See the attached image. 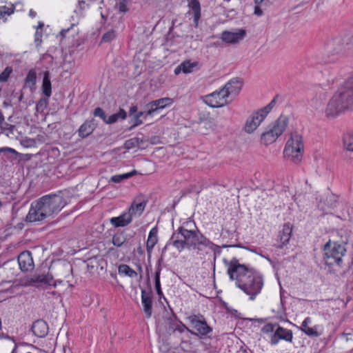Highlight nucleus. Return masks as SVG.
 Segmentation results:
<instances>
[{"label": "nucleus", "mask_w": 353, "mask_h": 353, "mask_svg": "<svg viewBox=\"0 0 353 353\" xmlns=\"http://www.w3.org/2000/svg\"><path fill=\"white\" fill-rule=\"evenodd\" d=\"M42 91L43 94L47 97H50L52 94L51 81L50 79V72L46 70L43 73Z\"/></svg>", "instance_id": "obj_26"}, {"label": "nucleus", "mask_w": 353, "mask_h": 353, "mask_svg": "<svg viewBox=\"0 0 353 353\" xmlns=\"http://www.w3.org/2000/svg\"><path fill=\"white\" fill-rule=\"evenodd\" d=\"M129 0H119L117 6L119 8V12H125L128 10L127 5Z\"/></svg>", "instance_id": "obj_46"}, {"label": "nucleus", "mask_w": 353, "mask_h": 353, "mask_svg": "<svg viewBox=\"0 0 353 353\" xmlns=\"http://www.w3.org/2000/svg\"><path fill=\"white\" fill-rule=\"evenodd\" d=\"M344 337L345 338V340L347 341L353 339V335L352 334H350V333L349 334H344Z\"/></svg>", "instance_id": "obj_51"}, {"label": "nucleus", "mask_w": 353, "mask_h": 353, "mask_svg": "<svg viewBox=\"0 0 353 353\" xmlns=\"http://www.w3.org/2000/svg\"><path fill=\"white\" fill-rule=\"evenodd\" d=\"M4 120V117L1 113V112L0 111V123L3 122Z\"/></svg>", "instance_id": "obj_58"}, {"label": "nucleus", "mask_w": 353, "mask_h": 353, "mask_svg": "<svg viewBox=\"0 0 353 353\" xmlns=\"http://www.w3.org/2000/svg\"><path fill=\"white\" fill-rule=\"evenodd\" d=\"M132 209V203L129 207V211L124 212L119 216L112 217L110 221L116 228L124 227L128 225L132 219V214L130 212Z\"/></svg>", "instance_id": "obj_17"}, {"label": "nucleus", "mask_w": 353, "mask_h": 353, "mask_svg": "<svg viewBox=\"0 0 353 353\" xmlns=\"http://www.w3.org/2000/svg\"><path fill=\"white\" fill-rule=\"evenodd\" d=\"M37 75L34 70H30L25 79L26 84L29 86H34L36 84Z\"/></svg>", "instance_id": "obj_33"}, {"label": "nucleus", "mask_w": 353, "mask_h": 353, "mask_svg": "<svg viewBox=\"0 0 353 353\" xmlns=\"http://www.w3.org/2000/svg\"><path fill=\"white\" fill-rule=\"evenodd\" d=\"M227 94L223 88L205 96L204 102L212 108H220L229 103Z\"/></svg>", "instance_id": "obj_11"}, {"label": "nucleus", "mask_w": 353, "mask_h": 353, "mask_svg": "<svg viewBox=\"0 0 353 353\" xmlns=\"http://www.w3.org/2000/svg\"><path fill=\"white\" fill-rule=\"evenodd\" d=\"M48 104V99L42 98L37 102L36 109L38 112H43L47 108Z\"/></svg>", "instance_id": "obj_43"}, {"label": "nucleus", "mask_w": 353, "mask_h": 353, "mask_svg": "<svg viewBox=\"0 0 353 353\" xmlns=\"http://www.w3.org/2000/svg\"><path fill=\"white\" fill-rule=\"evenodd\" d=\"M175 330L179 332L180 333H182L185 330H187L188 332H189L190 333H191V330H190L185 325L183 324L182 323H181L180 325H178L176 327H175Z\"/></svg>", "instance_id": "obj_47"}, {"label": "nucleus", "mask_w": 353, "mask_h": 353, "mask_svg": "<svg viewBox=\"0 0 353 353\" xmlns=\"http://www.w3.org/2000/svg\"><path fill=\"white\" fill-rule=\"evenodd\" d=\"M116 37V33L114 30H111L105 32L101 39V41L103 42H110L114 39Z\"/></svg>", "instance_id": "obj_44"}, {"label": "nucleus", "mask_w": 353, "mask_h": 353, "mask_svg": "<svg viewBox=\"0 0 353 353\" xmlns=\"http://www.w3.org/2000/svg\"><path fill=\"white\" fill-rule=\"evenodd\" d=\"M148 199L147 196L140 195L134 199V216H141L145 210Z\"/></svg>", "instance_id": "obj_22"}, {"label": "nucleus", "mask_w": 353, "mask_h": 353, "mask_svg": "<svg viewBox=\"0 0 353 353\" xmlns=\"http://www.w3.org/2000/svg\"><path fill=\"white\" fill-rule=\"evenodd\" d=\"M188 320L194 330H191V334L199 336L201 339L206 336L212 332L203 316L192 315L188 317Z\"/></svg>", "instance_id": "obj_10"}, {"label": "nucleus", "mask_w": 353, "mask_h": 353, "mask_svg": "<svg viewBox=\"0 0 353 353\" xmlns=\"http://www.w3.org/2000/svg\"><path fill=\"white\" fill-rule=\"evenodd\" d=\"M135 266H136V268H137V269L138 270H140V271H141V266H140V265H139V264H135Z\"/></svg>", "instance_id": "obj_59"}, {"label": "nucleus", "mask_w": 353, "mask_h": 353, "mask_svg": "<svg viewBox=\"0 0 353 353\" xmlns=\"http://www.w3.org/2000/svg\"><path fill=\"white\" fill-rule=\"evenodd\" d=\"M157 242V231L153 228L150 230L147 240L148 250L152 249Z\"/></svg>", "instance_id": "obj_29"}, {"label": "nucleus", "mask_w": 353, "mask_h": 353, "mask_svg": "<svg viewBox=\"0 0 353 353\" xmlns=\"http://www.w3.org/2000/svg\"><path fill=\"white\" fill-rule=\"evenodd\" d=\"M160 272H161V268L159 267L157 269V271L156 272V274H155V289H156L157 293L159 296H161L163 294V293L161 291V283H160Z\"/></svg>", "instance_id": "obj_38"}, {"label": "nucleus", "mask_w": 353, "mask_h": 353, "mask_svg": "<svg viewBox=\"0 0 353 353\" xmlns=\"http://www.w3.org/2000/svg\"><path fill=\"white\" fill-rule=\"evenodd\" d=\"M189 222H185L183 225L180 226L176 232H174L170 239L172 244L179 252L185 248L197 250L199 254L204 249L208 248L210 250H214L215 245L204 236L199 230H188L185 225H188Z\"/></svg>", "instance_id": "obj_2"}, {"label": "nucleus", "mask_w": 353, "mask_h": 353, "mask_svg": "<svg viewBox=\"0 0 353 353\" xmlns=\"http://www.w3.org/2000/svg\"><path fill=\"white\" fill-rule=\"evenodd\" d=\"M4 152H6L10 154H16L17 153L16 150H14V149H12L11 148L5 147V148H0V153Z\"/></svg>", "instance_id": "obj_48"}, {"label": "nucleus", "mask_w": 353, "mask_h": 353, "mask_svg": "<svg viewBox=\"0 0 353 353\" xmlns=\"http://www.w3.org/2000/svg\"><path fill=\"white\" fill-rule=\"evenodd\" d=\"M311 319L307 317L302 322L301 325V330L307 336L311 337H318L323 333L322 327L320 325H315L314 327H310Z\"/></svg>", "instance_id": "obj_16"}, {"label": "nucleus", "mask_w": 353, "mask_h": 353, "mask_svg": "<svg viewBox=\"0 0 353 353\" xmlns=\"http://www.w3.org/2000/svg\"><path fill=\"white\" fill-rule=\"evenodd\" d=\"M343 145L347 150L353 152V133L347 132L343 138Z\"/></svg>", "instance_id": "obj_28"}, {"label": "nucleus", "mask_w": 353, "mask_h": 353, "mask_svg": "<svg viewBox=\"0 0 353 353\" xmlns=\"http://www.w3.org/2000/svg\"><path fill=\"white\" fill-rule=\"evenodd\" d=\"M173 100L169 97L161 98L150 103V109L147 111L146 114H152L158 110L163 109L165 107L171 105Z\"/></svg>", "instance_id": "obj_19"}, {"label": "nucleus", "mask_w": 353, "mask_h": 353, "mask_svg": "<svg viewBox=\"0 0 353 353\" xmlns=\"http://www.w3.org/2000/svg\"><path fill=\"white\" fill-rule=\"evenodd\" d=\"M188 7V12L193 15L194 22H198L201 17V4L199 0H190Z\"/></svg>", "instance_id": "obj_25"}, {"label": "nucleus", "mask_w": 353, "mask_h": 353, "mask_svg": "<svg viewBox=\"0 0 353 353\" xmlns=\"http://www.w3.org/2000/svg\"><path fill=\"white\" fill-rule=\"evenodd\" d=\"M263 1V0H254L255 3L257 4L261 3Z\"/></svg>", "instance_id": "obj_62"}, {"label": "nucleus", "mask_w": 353, "mask_h": 353, "mask_svg": "<svg viewBox=\"0 0 353 353\" xmlns=\"http://www.w3.org/2000/svg\"><path fill=\"white\" fill-rule=\"evenodd\" d=\"M141 302L146 317L150 318L152 315V298L150 292L141 291Z\"/></svg>", "instance_id": "obj_24"}, {"label": "nucleus", "mask_w": 353, "mask_h": 353, "mask_svg": "<svg viewBox=\"0 0 353 353\" xmlns=\"http://www.w3.org/2000/svg\"><path fill=\"white\" fill-rule=\"evenodd\" d=\"M346 239L341 242L330 240L325 244L323 261L326 265L342 267L343 259L346 253Z\"/></svg>", "instance_id": "obj_5"}, {"label": "nucleus", "mask_w": 353, "mask_h": 353, "mask_svg": "<svg viewBox=\"0 0 353 353\" xmlns=\"http://www.w3.org/2000/svg\"><path fill=\"white\" fill-rule=\"evenodd\" d=\"M125 145H126V147H127L128 148H131V146L132 145V140H131V139L128 140V141H126V143H125Z\"/></svg>", "instance_id": "obj_53"}, {"label": "nucleus", "mask_w": 353, "mask_h": 353, "mask_svg": "<svg viewBox=\"0 0 353 353\" xmlns=\"http://www.w3.org/2000/svg\"><path fill=\"white\" fill-rule=\"evenodd\" d=\"M97 123L94 119L86 120L79 128L78 135L82 139L89 137L96 129Z\"/></svg>", "instance_id": "obj_18"}, {"label": "nucleus", "mask_w": 353, "mask_h": 353, "mask_svg": "<svg viewBox=\"0 0 353 353\" xmlns=\"http://www.w3.org/2000/svg\"><path fill=\"white\" fill-rule=\"evenodd\" d=\"M227 272L230 279L235 281L236 286L248 295L250 300H254L261 293L264 281L259 272L239 263L236 259L230 261Z\"/></svg>", "instance_id": "obj_1"}, {"label": "nucleus", "mask_w": 353, "mask_h": 353, "mask_svg": "<svg viewBox=\"0 0 353 353\" xmlns=\"http://www.w3.org/2000/svg\"><path fill=\"white\" fill-rule=\"evenodd\" d=\"M324 50L328 57L348 55L353 50V34L328 41L325 45Z\"/></svg>", "instance_id": "obj_6"}, {"label": "nucleus", "mask_w": 353, "mask_h": 353, "mask_svg": "<svg viewBox=\"0 0 353 353\" xmlns=\"http://www.w3.org/2000/svg\"><path fill=\"white\" fill-rule=\"evenodd\" d=\"M147 146V141L143 137L134 138V149L137 147L138 149H144Z\"/></svg>", "instance_id": "obj_37"}, {"label": "nucleus", "mask_w": 353, "mask_h": 353, "mask_svg": "<svg viewBox=\"0 0 353 353\" xmlns=\"http://www.w3.org/2000/svg\"><path fill=\"white\" fill-rule=\"evenodd\" d=\"M52 279V276L49 274H34L28 280V282L29 285L38 287L42 284L50 285Z\"/></svg>", "instance_id": "obj_21"}, {"label": "nucleus", "mask_w": 353, "mask_h": 353, "mask_svg": "<svg viewBox=\"0 0 353 353\" xmlns=\"http://www.w3.org/2000/svg\"><path fill=\"white\" fill-rule=\"evenodd\" d=\"M31 330L35 336L43 338L48 333V325L45 321L39 319L33 323Z\"/></svg>", "instance_id": "obj_20"}, {"label": "nucleus", "mask_w": 353, "mask_h": 353, "mask_svg": "<svg viewBox=\"0 0 353 353\" xmlns=\"http://www.w3.org/2000/svg\"><path fill=\"white\" fill-rule=\"evenodd\" d=\"M85 3V0H79L78 1V4H79V6L81 9H84V5Z\"/></svg>", "instance_id": "obj_50"}, {"label": "nucleus", "mask_w": 353, "mask_h": 353, "mask_svg": "<svg viewBox=\"0 0 353 353\" xmlns=\"http://www.w3.org/2000/svg\"><path fill=\"white\" fill-rule=\"evenodd\" d=\"M261 12H262L261 10L258 6H256L255 9H254V13L256 14L259 15L261 14Z\"/></svg>", "instance_id": "obj_52"}, {"label": "nucleus", "mask_w": 353, "mask_h": 353, "mask_svg": "<svg viewBox=\"0 0 353 353\" xmlns=\"http://www.w3.org/2000/svg\"><path fill=\"white\" fill-rule=\"evenodd\" d=\"M240 353H248L245 350L243 349L240 350Z\"/></svg>", "instance_id": "obj_61"}, {"label": "nucleus", "mask_w": 353, "mask_h": 353, "mask_svg": "<svg viewBox=\"0 0 353 353\" xmlns=\"http://www.w3.org/2000/svg\"><path fill=\"white\" fill-rule=\"evenodd\" d=\"M246 35L244 29L225 30L221 33V39L228 44H236L242 41Z\"/></svg>", "instance_id": "obj_12"}, {"label": "nucleus", "mask_w": 353, "mask_h": 353, "mask_svg": "<svg viewBox=\"0 0 353 353\" xmlns=\"http://www.w3.org/2000/svg\"><path fill=\"white\" fill-rule=\"evenodd\" d=\"M43 28L44 23H39V25L36 27V32L34 34V43L37 47L40 46L41 44Z\"/></svg>", "instance_id": "obj_30"}, {"label": "nucleus", "mask_w": 353, "mask_h": 353, "mask_svg": "<svg viewBox=\"0 0 353 353\" xmlns=\"http://www.w3.org/2000/svg\"><path fill=\"white\" fill-rule=\"evenodd\" d=\"M17 347H18V345H17V343L15 342L14 343V348H13V350H12L11 353H17Z\"/></svg>", "instance_id": "obj_56"}, {"label": "nucleus", "mask_w": 353, "mask_h": 353, "mask_svg": "<svg viewBox=\"0 0 353 353\" xmlns=\"http://www.w3.org/2000/svg\"><path fill=\"white\" fill-rule=\"evenodd\" d=\"M14 7L12 5V7L8 8L6 6H0V19L6 20V16H10L14 12Z\"/></svg>", "instance_id": "obj_32"}, {"label": "nucleus", "mask_w": 353, "mask_h": 353, "mask_svg": "<svg viewBox=\"0 0 353 353\" xmlns=\"http://www.w3.org/2000/svg\"><path fill=\"white\" fill-rule=\"evenodd\" d=\"M288 124V119L286 117L281 116L261 134V141L265 145L274 143L285 131Z\"/></svg>", "instance_id": "obj_8"}, {"label": "nucleus", "mask_w": 353, "mask_h": 353, "mask_svg": "<svg viewBox=\"0 0 353 353\" xmlns=\"http://www.w3.org/2000/svg\"><path fill=\"white\" fill-rule=\"evenodd\" d=\"M29 15L32 18H34L37 15V12L35 11H34L33 10H30L29 12Z\"/></svg>", "instance_id": "obj_54"}, {"label": "nucleus", "mask_w": 353, "mask_h": 353, "mask_svg": "<svg viewBox=\"0 0 353 353\" xmlns=\"http://www.w3.org/2000/svg\"><path fill=\"white\" fill-rule=\"evenodd\" d=\"M242 85L243 82L240 79L234 78L229 81L222 88L229 98L230 96H236L241 90Z\"/></svg>", "instance_id": "obj_14"}, {"label": "nucleus", "mask_w": 353, "mask_h": 353, "mask_svg": "<svg viewBox=\"0 0 353 353\" xmlns=\"http://www.w3.org/2000/svg\"><path fill=\"white\" fill-rule=\"evenodd\" d=\"M336 196L334 194H329L327 196L325 201V204L328 208H333L336 207Z\"/></svg>", "instance_id": "obj_42"}, {"label": "nucleus", "mask_w": 353, "mask_h": 353, "mask_svg": "<svg viewBox=\"0 0 353 353\" xmlns=\"http://www.w3.org/2000/svg\"><path fill=\"white\" fill-rule=\"evenodd\" d=\"M0 338L10 339V340H12L14 343H15V340L14 339L13 337H11V336H8L7 334H5L3 333L0 334Z\"/></svg>", "instance_id": "obj_49"}, {"label": "nucleus", "mask_w": 353, "mask_h": 353, "mask_svg": "<svg viewBox=\"0 0 353 353\" xmlns=\"http://www.w3.org/2000/svg\"><path fill=\"white\" fill-rule=\"evenodd\" d=\"M276 97H274L265 108L254 112L246 121L245 130L248 133L252 132L265 119L276 103Z\"/></svg>", "instance_id": "obj_9"}, {"label": "nucleus", "mask_w": 353, "mask_h": 353, "mask_svg": "<svg viewBox=\"0 0 353 353\" xmlns=\"http://www.w3.org/2000/svg\"><path fill=\"white\" fill-rule=\"evenodd\" d=\"M292 233V228L289 223H285L283 225V230L278 238V245L277 246L280 248H283V245H286L290 239Z\"/></svg>", "instance_id": "obj_23"}, {"label": "nucleus", "mask_w": 353, "mask_h": 353, "mask_svg": "<svg viewBox=\"0 0 353 353\" xmlns=\"http://www.w3.org/2000/svg\"><path fill=\"white\" fill-rule=\"evenodd\" d=\"M93 114L94 117H100L104 122L106 123V121L108 120L106 118V114H105V112L103 111V110L101 109V108H95L94 110Z\"/></svg>", "instance_id": "obj_45"}, {"label": "nucleus", "mask_w": 353, "mask_h": 353, "mask_svg": "<svg viewBox=\"0 0 353 353\" xmlns=\"http://www.w3.org/2000/svg\"><path fill=\"white\" fill-rule=\"evenodd\" d=\"M69 30V29H67V30H62L61 32H60V34L62 35L63 37L65 36V33Z\"/></svg>", "instance_id": "obj_57"}, {"label": "nucleus", "mask_w": 353, "mask_h": 353, "mask_svg": "<svg viewBox=\"0 0 353 353\" xmlns=\"http://www.w3.org/2000/svg\"><path fill=\"white\" fill-rule=\"evenodd\" d=\"M129 114H132V106L130 107V109H129Z\"/></svg>", "instance_id": "obj_60"}, {"label": "nucleus", "mask_w": 353, "mask_h": 353, "mask_svg": "<svg viewBox=\"0 0 353 353\" xmlns=\"http://www.w3.org/2000/svg\"><path fill=\"white\" fill-rule=\"evenodd\" d=\"M47 293H48V294H53V295H54V294H57V292H55V291H52V292H47Z\"/></svg>", "instance_id": "obj_63"}, {"label": "nucleus", "mask_w": 353, "mask_h": 353, "mask_svg": "<svg viewBox=\"0 0 353 353\" xmlns=\"http://www.w3.org/2000/svg\"><path fill=\"white\" fill-rule=\"evenodd\" d=\"M353 109V75L338 90L325 109L327 118H334L346 110Z\"/></svg>", "instance_id": "obj_4"}, {"label": "nucleus", "mask_w": 353, "mask_h": 353, "mask_svg": "<svg viewBox=\"0 0 353 353\" xmlns=\"http://www.w3.org/2000/svg\"><path fill=\"white\" fill-rule=\"evenodd\" d=\"M132 176V171L123 174L114 175L111 177V181L114 183H120L123 179H128Z\"/></svg>", "instance_id": "obj_41"}, {"label": "nucleus", "mask_w": 353, "mask_h": 353, "mask_svg": "<svg viewBox=\"0 0 353 353\" xmlns=\"http://www.w3.org/2000/svg\"><path fill=\"white\" fill-rule=\"evenodd\" d=\"M18 263L20 269L23 272H27L32 270L34 267L33 259L31 252L23 251L18 256Z\"/></svg>", "instance_id": "obj_15"}, {"label": "nucleus", "mask_w": 353, "mask_h": 353, "mask_svg": "<svg viewBox=\"0 0 353 353\" xmlns=\"http://www.w3.org/2000/svg\"><path fill=\"white\" fill-rule=\"evenodd\" d=\"M137 112V108L134 106V128L136 126H138L141 125L143 123V121L140 119L141 117H147L149 114H146L147 112H139L137 114H135V112Z\"/></svg>", "instance_id": "obj_36"}, {"label": "nucleus", "mask_w": 353, "mask_h": 353, "mask_svg": "<svg viewBox=\"0 0 353 353\" xmlns=\"http://www.w3.org/2000/svg\"><path fill=\"white\" fill-rule=\"evenodd\" d=\"M125 240V237L123 233H117L112 237V243L114 245L119 247L124 243Z\"/></svg>", "instance_id": "obj_35"}, {"label": "nucleus", "mask_w": 353, "mask_h": 353, "mask_svg": "<svg viewBox=\"0 0 353 353\" xmlns=\"http://www.w3.org/2000/svg\"><path fill=\"white\" fill-rule=\"evenodd\" d=\"M119 274L123 276L131 277L132 276V269L125 264H121L118 268Z\"/></svg>", "instance_id": "obj_34"}, {"label": "nucleus", "mask_w": 353, "mask_h": 353, "mask_svg": "<svg viewBox=\"0 0 353 353\" xmlns=\"http://www.w3.org/2000/svg\"><path fill=\"white\" fill-rule=\"evenodd\" d=\"M278 325L271 323H267L262 327L261 332L264 334L274 333Z\"/></svg>", "instance_id": "obj_40"}, {"label": "nucleus", "mask_w": 353, "mask_h": 353, "mask_svg": "<svg viewBox=\"0 0 353 353\" xmlns=\"http://www.w3.org/2000/svg\"><path fill=\"white\" fill-rule=\"evenodd\" d=\"M336 59V58L333 57V58H331L329 61H334Z\"/></svg>", "instance_id": "obj_64"}, {"label": "nucleus", "mask_w": 353, "mask_h": 353, "mask_svg": "<svg viewBox=\"0 0 353 353\" xmlns=\"http://www.w3.org/2000/svg\"><path fill=\"white\" fill-rule=\"evenodd\" d=\"M12 72V68L11 67H6L4 70L0 74V82H6L11 73Z\"/></svg>", "instance_id": "obj_39"}, {"label": "nucleus", "mask_w": 353, "mask_h": 353, "mask_svg": "<svg viewBox=\"0 0 353 353\" xmlns=\"http://www.w3.org/2000/svg\"><path fill=\"white\" fill-rule=\"evenodd\" d=\"M199 67V62L190 60L185 61L180 64V68H182V72L185 74L191 73L198 69Z\"/></svg>", "instance_id": "obj_27"}, {"label": "nucleus", "mask_w": 353, "mask_h": 353, "mask_svg": "<svg viewBox=\"0 0 353 353\" xmlns=\"http://www.w3.org/2000/svg\"><path fill=\"white\" fill-rule=\"evenodd\" d=\"M304 143L302 136L297 132L292 133L284 148L285 157L294 163H298L302 159Z\"/></svg>", "instance_id": "obj_7"}, {"label": "nucleus", "mask_w": 353, "mask_h": 353, "mask_svg": "<svg viewBox=\"0 0 353 353\" xmlns=\"http://www.w3.org/2000/svg\"><path fill=\"white\" fill-rule=\"evenodd\" d=\"M280 340L292 342L293 340L292 331L285 329L279 325L276 328L275 332L271 335L270 344L272 345H276L279 343Z\"/></svg>", "instance_id": "obj_13"}, {"label": "nucleus", "mask_w": 353, "mask_h": 353, "mask_svg": "<svg viewBox=\"0 0 353 353\" xmlns=\"http://www.w3.org/2000/svg\"><path fill=\"white\" fill-rule=\"evenodd\" d=\"M126 117V112L123 110L121 109L119 112L110 115L106 123H114L120 119H124Z\"/></svg>", "instance_id": "obj_31"}, {"label": "nucleus", "mask_w": 353, "mask_h": 353, "mask_svg": "<svg viewBox=\"0 0 353 353\" xmlns=\"http://www.w3.org/2000/svg\"><path fill=\"white\" fill-rule=\"evenodd\" d=\"M181 71H182V68H180V65H178V66L175 68V70H174V73H175L176 74H179L180 73V72H181Z\"/></svg>", "instance_id": "obj_55"}, {"label": "nucleus", "mask_w": 353, "mask_h": 353, "mask_svg": "<svg viewBox=\"0 0 353 353\" xmlns=\"http://www.w3.org/2000/svg\"><path fill=\"white\" fill-rule=\"evenodd\" d=\"M64 205L62 196L59 194L45 195L32 203L26 220L30 222L42 221L48 217L57 214Z\"/></svg>", "instance_id": "obj_3"}]
</instances>
